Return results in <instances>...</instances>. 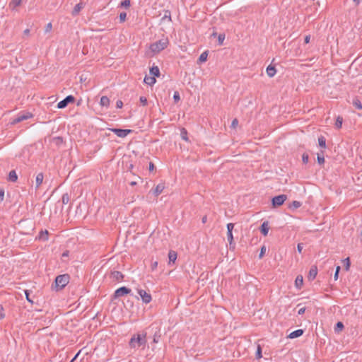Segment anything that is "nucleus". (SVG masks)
Wrapping results in <instances>:
<instances>
[{
  "label": "nucleus",
  "instance_id": "obj_1",
  "mask_svg": "<svg viewBox=\"0 0 362 362\" xmlns=\"http://www.w3.org/2000/svg\"><path fill=\"white\" fill-rule=\"evenodd\" d=\"M146 333H137L134 334L129 342L131 349H137L146 344Z\"/></svg>",
  "mask_w": 362,
  "mask_h": 362
},
{
  "label": "nucleus",
  "instance_id": "obj_2",
  "mask_svg": "<svg viewBox=\"0 0 362 362\" xmlns=\"http://www.w3.org/2000/svg\"><path fill=\"white\" fill-rule=\"evenodd\" d=\"M169 44L168 39L166 37L162 38L158 41H156L152 44H151L149 47V51L152 53V54H156L159 53L160 51L165 49Z\"/></svg>",
  "mask_w": 362,
  "mask_h": 362
},
{
  "label": "nucleus",
  "instance_id": "obj_3",
  "mask_svg": "<svg viewBox=\"0 0 362 362\" xmlns=\"http://www.w3.org/2000/svg\"><path fill=\"white\" fill-rule=\"evenodd\" d=\"M33 117V115L28 112H20L15 118H13L10 124L11 125H14L18 122H21L23 120L28 119L29 118H31Z\"/></svg>",
  "mask_w": 362,
  "mask_h": 362
},
{
  "label": "nucleus",
  "instance_id": "obj_4",
  "mask_svg": "<svg viewBox=\"0 0 362 362\" xmlns=\"http://www.w3.org/2000/svg\"><path fill=\"white\" fill-rule=\"evenodd\" d=\"M69 277L68 275H59L55 279V286L59 288H64L69 283Z\"/></svg>",
  "mask_w": 362,
  "mask_h": 362
},
{
  "label": "nucleus",
  "instance_id": "obj_5",
  "mask_svg": "<svg viewBox=\"0 0 362 362\" xmlns=\"http://www.w3.org/2000/svg\"><path fill=\"white\" fill-rule=\"evenodd\" d=\"M287 197L284 194H281L276 197H274L272 199V204L274 206H279L284 204V202L286 200Z\"/></svg>",
  "mask_w": 362,
  "mask_h": 362
},
{
  "label": "nucleus",
  "instance_id": "obj_6",
  "mask_svg": "<svg viewBox=\"0 0 362 362\" xmlns=\"http://www.w3.org/2000/svg\"><path fill=\"white\" fill-rule=\"evenodd\" d=\"M138 293L139 294L142 301L145 303H148L151 300V296L147 293L146 291L142 289L138 290Z\"/></svg>",
  "mask_w": 362,
  "mask_h": 362
},
{
  "label": "nucleus",
  "instance_id": "obj_7",
  "mask_svg": "<svg viewBox=\"0 0 362 362\" xmlns=\"http://www.w3.org/2000/svg\"><path fill=\"white\" fill-rule=\"evenodd\" d=\"M74 100V98L72 95H68L67 97H66L64 100H61L57 104V107L59 109L64 108V107H66L67 106V105L70 102H73Z\"/></svg>",
  "mask_w": 362,
  "mask_h": 362
},
{
  "label": "nucleus",
  "instance_id": "obj_8",
  "mask_svg": "<svg viewBox=\"0 0 362 362\" xmlns=\"http://www.w3.org/2000/svg\"><path fill=\"white\" fill-rule=\"evenodd\" d=\"M112 132H114L117 136L124 138L126 137L131 132L130 129H112Z\"/></svg>",
  "mask_w": 362,
  "mask_h": 362
},
{
  "label": "nucleus",
  "instance_id": "obj_9",
  "mask_svg": "<svg viewBox=\"0 0 362 362\" xmlns=\"http://www.w3.org/2000/svg\"><path fill=\"white\" fill-rule=\"evenodd\" d=\"M130 291H131V290L127 288L125 286L120 287L115 291V297L119 298V297L123 296L124 295L129 293Z\"/></svg>",
  "mask_w": 362,
  "mask_h": 362
},
{
  "label": "nucleus",
  "instance_id": "obj_10",
  "mask_svg": "<svg viewBox=\"0 0 362 362\" xmlns=\"http://www.w3.org/2000/svg\"><path fill=\"white\" fill-rule=\"evenodd\" d=\"M44 180V175L42 173H39L35 177V189H38L42 185Z\"/></svg>",
  "mask_w": 362,
  "mask_h": 362
},
{
  "label": "nucleus",
  "instance_id": "obj_11",
  "mask_svg": "<svg viewBox=\"0 0 362 362\" xmlns=\"http://www.w3.org/2000/svg\"><path fill=\"white\" fill-rule=\"evenodd\" d=\"M317 274V268L315 266H313L310 268L308 274V279L312 281L313 280Z\"/></svg>",
  "mask_w": 362,
  "mask_h": 362
},
{
  "label": "nucleus",
  "instance_id": "obj_12",
  "mask_svg": "<svg viewBox=\"0 0 362 362\" xmlns=\"http://www.w3.org/2000/svg\"><path fill=\"white\" fill-rule=\"evenodd\" d=\"M165 189V185L164 183H160L158 184L156 188L154 189L153 194L155 196H158L160 194L162 193L163 189Z\"/></svg>",
  "mask_w": 362,
  "mask_h": 362
},
{
  "label": "nucleus",
  "instance_id": "obj_13",
  "mask_svg": "<svg viewBox=\"0 0 362 362\" xmlns=\"http://www.w3.org/2000/svg\"><path fill=\"white\" fill-rule=\"evenodd\" d=\"M303 284V278L301 275H298L295 280V286L297 289H300Z\"/></svg>",
  "mask_w": 362,
  "mask_h": 362
},
{
  "label": "nucleus",
  "instance_id": "obj_14",
  "mask_svg": "<svg viewBox=\"0 0 362 362\" xmlns=\"http://www.w3.org/2000/svg\"><path fill=\"white\" fill-rule=\"evenodd\" d=\"M266 72L268 76L273 77L276 74V70L274 66L269 65L267 66Z\"/></svg>",
  "mask_w": 362,
  "mask_h": 362
},
{
  "label": "nucleus",
  "instance_id": "obj_15",
  "mask_svg": "<svg viewBox=\"0 0 362 362\" xmlns=\"http://www.w3.org/2000/svg\"><path fill=\"white\" fill-rule=\"evenodd\" d=\"M303 333V329H297V330H295L292 332H291L288 335V337L290 339H294V338H297L298 337H300Z\"/></svg>",
  "mask_w": 362,
  "mask_h": 362
},
{
  "label": "nucleus",
  "instance_id": "obj_16",
  "mask_svg": "<svg viewBox=\"0 0 362 362\" xmlns=\"http://www.w3.org/2000/svg\"><path fill=\"white\" fill-rule=\"evenodd\" d=\"M48 231L47 230L40 231L37 238L42 241H46L48 240Z\"/></svg>",
  "mask_w": 362,
  "mask_h": 362
},
{
  "label": "nucleus",
  "instance_id": "obj_17",
  "mask_svg": "<svg viewBox=\"0 0 362 362\" xmlns=\"http://www.w3.org/2000/svg\"><path fill=\"white\" fill-rule=\"evenodd\" d=\"M100 105L103 107H107L110 105V100L107 96H102L100 100Z\"/></svg>",
  "mask_w": 362,
  "mask_h": 362
},
{
  "label": "nucleus",
  "instance_id": "obj_18",
  "mask_svg": "<svg viewBox=\"0 0 362 362\" xmlns=\"http://www.w3.org/2000/svg\"><path fill=\"white\" fill-rule=\"evenodd\" d=\"M144 83L149 86H153L156 83V78L153 76H147L144 78Z\"/></svg>",
  "mask_w": 362,
  "mask_h": 362
},
{
  "label": "nucleus",
  "instance_id": "obj_19",
  "mask_svg": "<svg viewBox=\"0 0 362 362\" xmlns=\"http://www.w3.org/2000/svg\"><path fill=\"white\" fill-rule=\"evenodd\" d=\"M261 232L264 235H267L269 233V226L267 222H264L261 226Z\"/></svg>",
  "mask_w": 362,
  "mask_h": 362
},
{
  "label": "nucleus",
  "instance_id": "obj_20",
  "mask_svg": "<svg viewBox=\"0 0 362 362\" xmlns=\"http://www.w3.org/2000/svg\"><path fill=\"white\" fill-rule=\"evenodd\" d=\"M169 264L174 263L177 259V253L174 251H170L168 253Z\"/></svg>",
  "mask_w": 362,
  "mask_h": 362
},
{
  "label": "nucleus",
  "instance_id": "obj_21",
  "mask_svg": "<svg viewBox=\"0 0 362 362\" xmlns=\"http://www.w3.org/2000/svg\"><path fill=\"white\" fill-rule=\"evenodd\" d=\"M22 2V0H11V1L9 4V7L14 10L16 7L21 5Z\"/></svg>",
  "mask_w": 362,
  "mask_h": 362
},
{
  "label": "nucleus",
  "instance_id": "obj_22",
  "mask_svg": "<svg viewBox=\"0 0 362 362\" xmlns=\"http://www.w3.org/2000/svg\"><path fill=\"white\" fill-rule=\"evenodd\" d=\"M112 276L113 279L120 281L123 278V275L120 272L115 271L112 273Z\"/></svg>",
  "mask_w": 362,
  "mask_h": 362
},
{
  "label": "nucleus",
  "instance_id": "obj_23",
  "mask_svg": "<svg viewBox=\"0 0 362 362\" xmlns=\"http://www.w3.org/2000/svg\"><path fill=\"white\" fill-rule=\"evenodd\" d=\"M150 74L154 76H158L160 71L158 66H153L150 69Z\"/></svg>",
  "mask_w": 362,
  "mask_h": 362
},
{
  "label": "nucleus",
  "instance_id": "obj_24",
  "mask_svg": "<svg viewBox=\"0 0 362 362\" xmlns=\"http://www.w3.org/2000/svg\"><path fill=\"white\" fill-rule=\"evenodd\" d=\"M8 179L11 182H16L18 179L16 173L14 170H11L8 175Z\"/></svg>",
  "mask_w": 362,
  "mask_h": 362
},
{
  "label": "nucleus",
  "instance_id": "obj_25",
  "mask_svg": "<svg viewBox=\"0 0 362 362\" xmlns=\"http://www.w3.org/2000/svg\"><path fill=\"white\" fill-rule=\"evenodd\" d=\"M82 8L83 6L81 4H76L73 9L72 14L74 16L77 15Z\"/></svg>",
  "mask_w": 362,
  "mask_h": 362
},
{
  "label": "nucleus",
  "instance_id": "obj_26",
  "mask_svg": "<svg viewBox=\"0 0 362 362\" xmlns=\"http://www.w3.org/2000/svg\"><path fill=\"white\" fill-rule=\"evenodd\" d=\"M344 328V325L341 322H338L334 327L335 332H340Z\"/></svg>",
  "mask_w": 362,
  "mask_h": 362
},
{
  "label": "nucleus",
  "instance_id": "obj_27",
  "mask_svg": "<svg viewBox=\"0 0 362 362\" xmlns=\"http://www.w3.org/2000/svg\"><path fill=\"white\" fill-rule=\"evenodd\" d=\"M318 143H319V146L320 147H322V148L326 147L325 139L323 136H320L318 138Z\"/></svg>",
  "mask_w": 362,
  "mask_h": 362
},
{
  "label": "nucleus",
  "instance_id": "obj_28",
  "mask_svg": "<svg viewBox=\"0 0 362 362\" xmlns=\"http://www.w3.org/2000/svg\"><path fill=\"white\" fill-rule=\"evenodd\" d=\"M180 136H181V138L187 141H188V138H187V131L185 129H181V132H180Z\"/></svg>",
  "mask_w": 362,
  "mask_h": 362
},
{
  "label": "nucleus",
  "instance_id": "obj_29",
  "mask_svg": "<svg viewBox=\"0 0 362 362\" xmlns=\"http://www.w3.org/2000/svg\"><path fill=\"white\" fill-rule=\"evenodd\" d=\"M207 57H208V54H207L206 52L202 53L199 58V62H206L207 59Z\"/></svg>",
  "mask_w": 362,
  "mask_h": 362
},
{
  "label": "nucleus",
  "instance_id": "obj_30",
  "mask_svg": "<svg viewBox=\"0 0 362 362\" xmlns=\"http://www.w3.org/2000/svg\"><path fill=\"white\" fill-rule=\"evenodd\" d=\"M343 262H344V267H345V269L346 271H348L350 268V259L349 257L347 258H345L344 260H343Z\"/></svg>",
  "mask_w": 362,
  "mask_h": 362
},
{
  "label": "nucleus",
  "instance_id": "obj_31",
  "mask_svg": "<svg viewBox=\"0 0 362 362\" xmlns=\"http://www.w3.org/2000/svg\"><path fill=\"white\" fill-rule=\"evenodd\" d=\"M343 119L341 117H338L336 120L335 126L337 129H339L341 127Z\"/></svg>",
  "mask_w": 362,
  "mask_h": 362
},
{
  "label": "nucleus",
  "instance_id": "obj_32",
  "mask_svg": "<svg viewBox=\"0 0 362 362\" xmlns=\"http://www.w3.org/2000/svg\"><path fill=\"white\" fill-rule=\"evenodd\" d=\"M256 358L257 359L262 358V349L259 345H258V346H257V352H256Z\"/></svg>",
  "mask_w": 362,
  "mask_h": 362
},
{
  "label": "nucleus",
  "instance_id": "obj_33",
  "mask_svg": "<svg viewBox=\"0 0 362 362\" xmlns=\"http://www.w3.org/2000/svg\"><path fill=\"white\" fill-rule=\"evenodd\" d=\"M227 238H228V241L229 242V243L232 244L233 240V233L231 232H230V233L227 232Z\"/></svg>",
  "mask_w": 362,
  "mask_h": 362
},
{
  "label": "nucleus",
  "instance_id": "obj_34",
  "mask_svg": "<svg viewBox=\"0 0 362 362\" xmlns=\"http://www.w3.org/2000/svg\"><path fill=\"white\" fill-rule=\"evenodd\" d=\"M317 161H318L319 164H323L325 163L324 156L322 155L318 154L317 155Z\"/></svg>",
  "mask_w": 362,
  "mask_h": 362
},
{
  "label": "nucleus",
  "instance_id": "obj_35",
  "mask_svg": "<svg viewBox=\"0 0 362 362\" xmlns=\"http://www.w3.org/2000/svg\"><path fill=\"white\" fill-rule=\"evenodd\" d=\"M233 228H234V224L233 223H228L227 224V232L228 233H230V232L232 233Z\"/></svg>",
  "mask_w": 362,
  "mask_h": 362
},
{
  "label": "nucleus",
  "instance_id": "obj_36",
  "mask_svg": "<svg viewBox=\"0 0 362 362\" xmlns=\"http://www.w3.org/2000/svg\"><path fill=\"white\" fill-rule=\"evenodd\" d=\"M339 271H340V267L337 266L336 267V272H335L334 275V280H337L338 279Z\"/></svg>",
  "mask_w": 362,
  "mask_h": 362
},
{
  "label": "nucleus",
  "instance_id": "obj_37",
  "mask_svg": "<svg viewBox=\"0 0 362 362\" xmlns=\"http://www.w3.org/2000/svg\"><path fill=\"white\" fill-rule=\"evenodd\" d=\"M225 39V35L220 34L218 37L219 45H221Z\"/></svg>",
  "mask_w": 362,
  "mask_h": 362
},
{
  "label": "nucleus",
  "instance_id": "obj_38",
  "mask_svg": "<svg viewBox=\"0 0 362 362\" xmlns=\"http://www.w3.org/2000/svg\"><path fill=\"white\" fill-rule=\"evenodd\" d=\"M266 250H267L266 246H264V245L262 246V248H261V250H260L259 255V258H262L264 256Z\"/></svg>",
  "mask_w": 362,
  "mask_h": 362
},
{
  "label": "nucleus",
  "instance_id": "obj_39",
  "mask_svg": "<svg viewBox=\"0 0 362 362\" xmlns=\"http://www.w3.org/2000/svg\"><path fill=\"white\" fill-rule=\"evenodd\" d=\"M121 5L124 7H129L130 6V1L124 0V1H122Z\"/></svg>",
  "mask_w": 362,
  "mask_h": 362
},
{
  "label": "nucleus",
  "instance_id": "obj_40",
  "mask_svg": "<svg viewBox=\"0 0 362 362\" xmlns=\"http://www.w3.org/2000/svg\"><path fill=\"white\" fill-rule=\"evenodd\" d=\"M293 207L297 209L298 207H300L301 206V204L300 202H298V201H293L292 202V205H291Z\"/></svg>",
  "mask_w": 362,
  "mask_h": 362
},
{
  "label": "nucleus",
  "instance_id": "obj_41",
  "mask_svg": "<svg viewBox=\"0 0 362 362\" xmlns=\"http://www.w3.org/2000/svg\"><path fill=\"white\" fill-rule=\"evenodd\" d=\"M173 99L175 100V102H177V101L180 100V94H179L178 92H175L174 93Z\"/></svg>",
  "mask_w": 362,
  "mask_h": 362
},
{
  "label": "nucleus",
  "instance_id": "obj_42",
  "mask_svg": "<svg viewBox=\"0 0 362 362\" xmlns=\"http://www.w3.org/2000/svg\"><path fill=\"white\" fill-rule=\"evenodd\" d=\"M126 17H127V14H126V13H124V12H122V13H121L119 14V20H120L122 22H123V21H125Z\"/></svg>",
  "mask_w": 362,
  "mask_h": 362
},
{
  "label": "nucleus",
  "instance_id": "obj_43",
  "mask_svg": "<svg viewBox=\"0 0 362 362\" xmlns=\"http://www.w3.org/2000/svg\"><path fill=\"white\" fill-rule=\"evenodd\" d=\"M52 23H47L45 27V32L46 33L50 32L52 30Z\"/></svg>",
  "mask_w": 362,
  "mask_h": 362
},
{
  "label": "nucleus",
  "instance_id": "obj_44",
  "mask_svg": "<svg viewBox=\"0 0 362 362\" xmlns=\"http://www.w3.org/2000/svg\"><path fill=\"white\" fill-rule=\"evenodd\" d=\"M139 100H140V102L141 103V104L143 105H146L147 104V99H146V98L141 96V97H140Z\"/></svg>",
  "mask_w": 362,
  "mask_h": 362
},
{
  "label": "nucleus",
  "instance_id": "obj_45",
  "mask_svg": "<svg viewBox=\"0 0 362 362\" xmlns=\"http://www.w3.org/2000/svg\"><path fill=\"white\" fill-rule=\"evenodd\" d=\"M302 160L304 163H307L309 160L308 156L307 154H303V157H302Z\"/></svg>",
  "mask_w": 362,
  "mask_h": 362
},
{
  "label": "nucleus",
  "instance_id": "obj_46",
  "mask_svg": "<svg viewBox=\"0 0 362 362\" xmlns=\"http://www.w3.org/2000/svg\"><path fill=\"white\" fill-rule=\"evenodd\" d=\"M354 105L358 109L362 110V105L359 101H355Z\"/></svg>",
  "mask_w": 362,
  "mask_h": 362
},
{
  "label": "nucleus",
  "instance_id": "obj_47",
  "mask_svg": "<svg viewBox=\"0 0 362 362\" xmlns=\"http://www.w3.org/2000/svg\"><path fill=\"white\" fill-rule=\"evenodd\" d=\"M305 311V307H301L298 309V315H303Z\"/></svg>",
  "mask_w": 362,
  "mask_h": 362
},
{
  "label": "nucleus",
  "instance_id": "obj_48",
  "mask_svg": "<svg viewBox=\"0 0 362 362\" xmlns=\"http://www.w3.org/2000/svg\"><path fill=\"white\" fill-rule=\"evenodd\" d=\"M238 119H234L233 120V122H232L231 127H232L233 128H235V127H236V126L238 125Z\"/></svg>",
  "mask_w": 362,
  "mask_h": 362
},
{
  "label": "nucleus",
  "instance_id": "obj_49",
  "mask_svg": "<svg viewBox=\"0 0 362 362\" xmlns=\"http://www.w3.org/2000/svg\"><path fill=\"white\" fill-rule=\"evenodd\" d=\"M151 267L152 270L156 269L157 268V267H158V262H156V261L153 262L151 263Z\"/></svg>",
  "mask_w": 362,
  "mask_h": 362
},
{
  "label": "nucleus",
  "instance_id": "obj_50",
  "mask_svg": "<svg viewBox=\"0 0 362 362\" xmlns=\"http://www.w3.org/2000/svg\"><path fill=\"white\" fill-rule=\"evenodd\" d=\"M69 201V197L66 194L63 195L62 197V202L64 204H66Z\"/></svg>",
  "mask_w": 362,
  "mask_h": 362
},
{
  "label": "nucleus",
  "instance_id": "obj_51",
  "mask_svg": "<svg viewBox=\"0 0 362 362\" xmlns=\"http://www.w3.org/2000/svg\"><path fill=\"white\" fill-rule=\"evenodd\" d=\"M4 190H0V203L4 200Z\"/></svg>",
  "mask_w": 362,
  "mask_h": 362
},
{
  "label": "nucleus",
  "instance_id": "obj_52",
  "mask_svg": "<svg viewBox=\"0 0 362 362\" xmlns=\"http://www.w3.org/2000/svg\"><path fill=\"white\" fill-rule=\"evenodd\" d=\"M302 250H303V245H302V244H300V243L298 244V245H297V250H298V252L299 253H301Z\"/></svg>",
  "mask_w": 362,
  "mask_h": 362
},
{
  "label": "nucleus",
  "instance_id": "obj_53",
  "mask_svg": "<svg viewBox=\"0 0 362 362\" xmlns=\"http://www.w3.org/2000/svg\"><path fill=\"white\" fill-rule=\"evenodd\" d=\"M116 105H117V108H122V107L123 105V103H122V102L121 100H117V103H116Z\"/></svg>",
  "mask_w": 362,
  "mask_h": 362
},
{
  "label": "nucleus",
  "instance_id": "obj_54",
  "mask_svg": "<svg viewBox=\"0 0 362 362\" xmlns=\"http://www.w3.org/2000/svg\"><path fill=\"white\" fill-rule=\"evenodd\" d=\"M158 339H159V336L155 334L154 337H153V341L154 343H158Z\"/></svg>",
  "mask_w": 362,
  "mask_h": 362
},
{
  "label": "nucleus",
  "instance_id": "obj_55",
  "mask_svg": "<svg viewBox=\"0 0 362 362\" xmlns=\"http://www.w3.org/2000/svg\"><path fill=\"white\" fill-rule=\"evenodd\" d=\"M25 296H26V298H27V300H28L29 302L33 303V300H31L30 299L29 293H28V291H25Z\"/></svg>",
  "mask_w": 362,
  "mask_h": 362
},
{
  "label": "nucleus",
  "instance_id": "obj_56",
  "mask_svg": "<svg viewBox=\"0 0 362 362\" xmlns=\"http://www.w3.org/2000/svg\"><path fill=\"white\" fill-rule=\"evenodd\" d=\"M310 35L305 36V43H308L310 42Z\"/></svg>",
  "mask_w": 362,
  "mask_h": 362
},
{
  "label": "nucleus",
  "instance_id": "obj_57",
  "mask_svg": "<svg viewBox=\"0 0 362 362\" xmlns=\"http://www.w3.org/2000/svg\"><path fill=\"white\" fill-rule=\"evenodd\" d=\"M2 307L0 306V319H2L4 317V314L1 313Z\"/></svg>",
  "mask_w": 362,
  "mask_h": 362
},
{
  "label": "nucleus",
  "instance_id": "obj_58",
  "mask_svg": "<svg viewBox=\"0 0 362 362\" xmlns=\"http://www.w3.org/2000/svg\"><path fill=\"white\" fill-rule=\"evenodd\" d=\"M154 169V165L152 163L149 164V170H153Z\"/></svg>",
  "mask_w": 362,
  "mask_h": 362
},
{
  "label": "nucleus",
  "instance_id": "obj_59",
  "mask_svg": "<svg viewBox=\"0 0 362 362\" xmlns=\"http://www.w3.org/2000/svg\"><path fill=\"white\" fill-rule=\"evenodd\" d=\"M69 255V252L66 251V252H64L63 254H62V256L63 257H67Z\"/></svg>",
  "mask_w": 362,
  "mask_h": 362
},
{
  "label": "nucleus",
  "instance_id": "obj_60",
  "mask_svg": "<svg viewBox=\"0 0 362 362\" xmlns=\"http://www.w3.org/2000/svg\"><path fill=\"white\" fill-rule=\"evenodd\" d=\"M79 354H80V351H79V352H78V353L76 354V356L74 357V358L72 359V361H71V362H73V361H74V360L78 357V356L79 355Z\"/></svg>",
  "mask_w": 362,
  "mask_h": 362
},
{
  "label": "nucleus",
  "instance_id": "obj_61",
  "mask_svg": "<svg viewBox=\"0 0 362 362\" xmlns=\"http://www.w3.org/2000/svg\"><path fill=\"white\" fill-rule=\"evenodd\" d=\"M206 220H207L206 216H204V217H203V218H202V222H203V223H206Z\"/></svg>",
  "mask_w": 362,
  "mask_h": 362
},
{
  "label": "nucleus",
  "instance_id": "obj_62",
  "mask_svg": "<svg viewBox=\"0 0 362 362\" xmlns=\"http://www.w3.org/2000/svg\"><path fill=\"white\" fill-rule=\"evenodd\" d=\"M362 0H354V1L356 4H358L361 2Z\"/></svg>",
  "mask_w": 362,
  "mask_h": 362
},
{
  "label": "nucleus",
  "instance_id": "obj_63",
  "mask_svg": "<svg viewBox=\"0 0 362 362\" xmlns=\"http://www.w3.org/2000/svg\"><path fill=\"white\" fill-rule=\"evenodd\" d=\"M29 32H30V30H29L28 29H26V30L24 31L25 34H28V33H29Z\"/></svg>",
  "mask_w": 362,
  "mask_h": 362
},
{
  "label": "nucleus",
  "instance_id": "obj_64",
  "mask_svg": "<svg viewBox=\"0 0 362 362\" xmlns=\"http://www.w3.org/2000/svg\"><path fill=\"white\" fill-rule=\"evenodd\" d=\"M132 185H135V182H132Z\"/></svg>",
  "mask_w": 362,
  "mask_h": 362
}]
</instances>
